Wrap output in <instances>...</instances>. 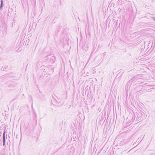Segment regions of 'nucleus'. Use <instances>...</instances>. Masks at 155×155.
Listing matches in <instances>:
<instances>
[{
	"instance_id": "f257e3e1",
	"label": "nucleus",
	"mask_w": 155,
	"mask_h": 155,
	"mask_svg": "<svg viewBox=\"0 0 155 155\" xmlns=\"http://www.w3.org/2000/svg\"><path fill=\"white\" fill-rule=\"evenodd\" d=\"M4 135H5V133H4V134H3V136H4Z\"/></svg>"
}]
</instances>
